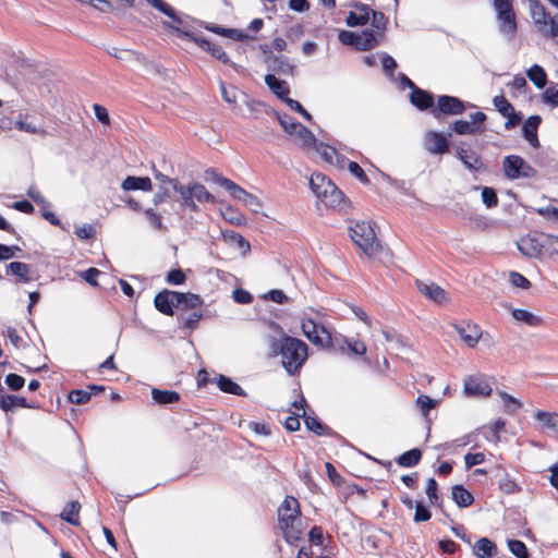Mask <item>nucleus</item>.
<instances>
[{"label": "nucleus", "mask_w": 558, "mask_h": 558, "mask_svg": "<svg viewBox=\"0 0 558 558\" xmlns=\"http://www.w3.org/2000/svg\"><path fill=\"white\" fill-rule=\"evenodd\" d=\"M300 515L301 512L298 499L291 496L286 497L278 508V519L287 541L299 538L300 530L295 527V522L300 521Z\"/></svg>", "instance_id": "nucleus-3"}, {"label": "nucleus", "mask_w": 558, "mask_h": 558, "mask_svg": "<svg viewBox=\"0 0 558 558\" xmlns=\"http://www.w3.org/2000/svg\"><path fill=\"white\" fill-rule=\"evenodd\" d=\"M345 163L348 165V169L351 172V174H353L361 183H363V184L369 183L367 175L365 174L364 170L357 162L350 161L347 159Z\"/></svg>", "instance_id": "nucleus-54"}, {"label": "nucleus", "mask_w": 558, "mask_h": 558, "mask_svg": "<svg viewBox=\"0 0 558 558\" xmlns=\"http://www.w3.org/2000/svg\"><path fill=\"white\" fill-rule=\"evenodd\" d=\"M338 38L341 44L354 47L360 51H367L377 47V41L373 35V29L368 28L362 31L360 34L350 31H341L338 35Z\"/></svg>", "instance_id": "nucleus-8"}, {"label": "nucleus", "mask_w": 558, "mask_h": 558, "mask_svg": "<svg viewBox=\"0 0 558 558\" xmlns=\"http://www.w3.org/2000/svg\"><path fill=\"white\" fill-rule=\"evenodd\" d=\"M151 398L155 403L167 405L178 402L180 400V395L174 390H161L158 388H153Z\"/></svg>", "instance_id": "nucleus-32"}, {"label": "nucleus", "mask_w": 558, "mask_h": 558, "mask_svg": "<svg viewBox=\"0 0 558 558\" xmlns=\"http://www.w3.org/2000/svg\"><path fill=\"white\" fill-rule=\"evenodd\" d=\"M121 187L124 191L140 190V191H144V192H149L153 189V184H151V180L148 177L129 175L123 180Z\"/></svg>", "instance_id": "nucleus-27"}, {"label": "nucleus", "mask_w": 558, "mask_h": 558, "mask_svg": "<svg viewBox=\"0 0 558 558\" xmlns=\"http://www.w3.org/2000/svg\"><path fill=\"white\" fill-rule=\"evenodd\" d=\"M218 388L230 395L244 397L246 396V392L242 389L240 385H238L235 381H233L230 377H227L225 375H219L217 379Z\"/></svg>", "instance_id": "nucleus-35"}, {"label": "nucleus", "mask_w": 558, "mask_h": 558, "mask_svg": "<svg viewBox=\"0 0 558 558\" xmlns=\"http://www.w3.org/2000/svg\"><path fill=\"white\" fill-rule=\"evenodd\" d=\"M526 76L539 89L544 88L547 83V74L545 70L538 64L532 65L526 71Z\"/></svg>", "instance_id": "nucleus-39"}, {"label": "nucleus", "mask_w": 558, "mask_h": 558, "mask_svg": "<svg viewBox=\"0 0 558 558\" xmlns=\"http://www.w3.org/2000/svg\"><path fill=\"white\" fill-rule=\"evenodd\" d=\"M545 248V243L543 241L542 235L539 238L536 236H523L518 242V250L527 257L538 258L541 257L543 250Z\"/></svg>", "instance_id": "nucleus-14"}, {"label": "nucleus", "mask_w": 558, "mask_h": 558, "mask_svg": "<svg viewBox=\"0 0 558 558\" xmlns=\"http://www.w3.org/2000/svg\"><path fill=\"white\" fill-rule=\"evenodd\" d=\"M178 298L177 291L162 290L155 295L154 305L158 312L171 316L174 313V307H177Z\"/></svg>", "instance_id": "nucleus-13"}, {"label": "nucleus", "mask_w": 558, "mask_h": 558, "mask_svg": "<svg viewBox=\"0 0 558 558\" xmlns=\"http://www.w3.org/2000/svg\"><path fill=\"white\" fill-rule=\"evenodd\" d=\"M16 408L35 409V404L27 402L26 398L14 395H0V409L5 413L14 411Z\"/></svg>", "instance_id": "nucleus-24"}, {"label": "nucleus", "mask_w": 558, "mask_h": 558, "mask_svg": "<svg viewBox=\"0 0 558 558\" xmlns=\"http://www.w3.org/2000/svg\"><path fill=\"white\" fill-rule=\"evenodd\" d=\"M411 104L418 110L433 109L434 97L429 92L415 87L410 94Z\"/></svg>", "instance_id": "nucleus-25"}, {"label": "nucleus", "mask_w": 558, "mask_h": 558, "mask_svg": "<svg viewBox=\"0 0 558 558\" xmlns=\"http://www.w3.org/2000/svg\"><path fill=\"white\" fill-rule=\"evenodd\" d=\"M511 314L515 320L522 322L531 327H536L542 323V319L538 316L534 315L533 313L526 310L512 308Z\"/></svg>", "instance_id": "nucleus-41"}, {"label": "nucleus", "mask_w": 558, "mask_h": 558, "mask_svg": "<svg viewBox=\"0 0 558 558\" xmlns=\"http://www.w3.org/2000/svg\"><path fill=\"white\" fill-rule=\"evenodd\" d=\"M542 122V118L537 114L529 117L523 123L522 131L524 138L534 148L539 147V141L537 137V130Z\"/></svg>", "instance_id": "nucleus-21"}, {"label": "nucleus", "mask_w": 558, "mask_h": 558, "mask_svg": "<svg viewBox=\"0 0 558 558\" xmlns=\"http://www.w3.org/2000/svg\"><path fill=\"white\" fill-rule=\"evenodd\" d=\"M4 381L8 385V387L13 391L22 389L25 384V379L22 376L14 373L8 374L4 378Z\"/></svg>", "instance_id": "nucleus-56"}, {"label": "nucleus", "mask_w": 558, "mask_h": 558, "mask_svg": "<svg viewBox=\"0 0 558 558\" xmlns=\"http://www.w3.org/2000/svg\"><path fill=\"white\" fill-rule=\"evenodd\" d=\"M450 129L459 135H474L483 131L482 128L473 125L469 121L457 120L451 123Z\"/></svg>", "instance_id": "nucleus-42"}, {"label": "nucleus", "mask_w": 558, "mask_h": 558, "mask_svg": "<svg viewBox=\"0 0 558 558\" xmlns=\"http://www.w3.org/2000/svg\"><path fill=\"white\" fill-rule=\"evenodd\" d=\"M265 84L279 99L286 102L289 97L290 87L286 81L277 78L274 74L269 73L265 75Z\"/></svg>", "instance_id": "nucleus-26"}, {"label": "nucleus", "mask_w": 558, "mask_h": 558, "mask_svg": "<svg viewBox=\"0 0 558 558\" xmlns=\"http://www.w3.org/2000/svg\"><path fill=\"white\" fill-rule=\"evenodd\" d=\"M352 241L368 256L378 252L379 244L369 222H356L349 229Z\"/></svg>", "instance_id": "nucleus-5"}, {"label": "nucleus", "mask_w": 558, "mask_h": 558, "mask_svg": "<svg viewBox=\"0 0 558 558\" xmlns=\"http://www.w3.org/2000/svg\"><path fill=\"white\" fill-rule=\"evenodd\" d=\"M418 291L432 301L442 303L446 300V291L434 282L416 281Z\"/></svg>", "instance_id": "nucleus-22"}, {"label": "nucleus", "mask_w": 558, "mask_h": 558, "mask_svg": "<svg viewBox=\"0 0 558 558\" xmlns=\"http://www.w3.org/2000/svg\"><path fill=\"white\" fill-rule=\"evenodd\" d=\"M499 488L505 494H515L521 490V487L508 474L499 480Z\"/></svg>", "instance_id": "nucleus-51"}, {"label": "nucleus", "mask_w": 558, "mask_h": 558, "mask_svg": "<svg viewBox=\"0 0 558 558\" xmlns=\"http://www.w3.org/2000/svg\"><path fill=\"white\" fill-rule=\"evenodd\" d=\"M454 329L469 348H474L482 338L481 327L476 324L463 323L456 325Z\"/></svg>", "instance_id": "nucleus-17"}, {"label": "nucleus", "mask_w": 558, "mask_h": 558, "mask_svg": "<svg viewBox=\"0 0 558 558\" xmlns=\"http://www.w3.org/2000/svg\"><path fill=\"white\" fill-rule=\"evenodd\" d=\"M425 149L434 155H442L449 151L448 136L440 132L428 131L424 136Z\"/></svg>", "instance_id": "nucleus-12"}, {"label": "nucleus", "mask_w": 558, "mask_h": 558, "mask_svg": "<svg viewBox=\"0 0 558 558\" xmlns=\"http://www.w3.org/2000/svg\"><path fill=\"white\" fill-rule=\"evenodd\" d=\"M8 272L19 277L21 282H28L31 280V267L28 264L22 262H12L7 267Z\"/></svg>", "instance_id": "nucleus-40"}, {"label": "nucleus", "mask_w": 558, "mask_h": 558, "mask_svg": "<svg viewBox=\"0 0 558 558\" xmlns=\"http://www.w3.org/2000/svg\"><path fill=\"white\" fill-rule=\"evenodd\" d=\"M421 459L422 451L418 448H413L399 456L397 463L403 468H413L420 463Z\"/></svg>", "instance_id": "nucleus-37"}, {"label": "nucleus", "mask_w": 558, "mask_h": 558, "mask_svg": "<svg viewBox=\"0 0 558 558\" xmlns=\"http://www.w3.org/2000/svg\"><path fill=\"white\" fill-rule=\"evenodd\" d=\"M482 201L488 207H496L498 204V197L494 189L492 187H483L482 189Z\"/></svg>", "instance_id": "nucleus-55"}, {"label": "nucleus", "mask_w": 558, "mask_h": 558, "mask_svg": "<svg viewBox=\"0 0 558 558\" xmlns=\"http://www.w3.org/2000/svg\"><path fill=\"white\" fill-rule=\"evenodd\" d=\"M496 12L499 32L509 40L517 33V19L513 10V0H492Z\"/></svg>", "instance_id": "nucleus-4"}, {"label": "nucleus", "mask_w": 558, "mask_h": 558, "mask_svg": "<svg viewBox=\"0 0 558 558\" xmlns=\"http://www.w3.org/2000/svg\"><path fill=\"white\" fill-rule=\"evenodd\" d=\"M203 317L201 312H192L186 317H180L182 319V327L186 329H194L197 323Z\"/></svg>", "instance_id": "nucleus-59"}, {"label": "nucleus", "mask_w": 558, "mask_h": 558, "mask_svg": "<svg viewBox=\"0 0 558 558\" xmlns=\"http://www.w3.org/2000/svg\"><path fill=\"white\" fill-rule=\"evenodd\" d=\"M277 118L282 129L290 135L294 134V132L296 131V126H300L302 124L287 113L278 112Z\"/></svg>", "instance_id": "nucleus-48"}, {"label": "nucleus", "mask_w": 558, "mask_h": 558, "mask_svg": "<svg viewBox=\"0 0 558 558\" xmlns=\"http://www.w3.org/2000/svg\"><path fill=\"white\" fill-rule=\"evenodd\" d=\"M92 397V392L87 390H83V389H74L72 391H70L69 393V400L70 402L74 403V404H84L86 403L87 401H89Z\"/></svg>", "instance_id": "nucleus-53"}, {"label": "nucleus", "mask_w": 558, "mask_h": 558, "mask_svg": "<svg viewBox=\"0 0 558 558\" xmlns=\"http://www.w3.org/2000/svg\"><path fill=\"white\" fill-rule=\"evenodd\" d=\"M310 187L316 197L326 206L345 210L349 207V201L343 192L323 173H313L310 179Z\"/></svg>", "instance_id": "nucleus-2"}, {"label": "nucleus", "mask_w": 558, "mask_h": 558, "mask_svg": "<svg viewBox=\"0 0 558 558\" xmlns=\"http://www.w3.org/2000/svg\"><path fill=\"white\" fill-rule=\"evenodd\" d=\"M499 397L501 398L504 402L505 410L508 414L513 415L517 413L518 410L521 409L522 403L517 398L512 397L511 395L500 391Z\"/></svg>", "instance_id": "nucleus-47"}, {"label": "nucleus", "mask_w": 558, "mask_h": 558, "mask_svg": "<svg viewBox=\"0 0 558 558\" xmlns=\"http://www.w3.org/2000/svg\"><path fill=\"white\" fill-rule=\"evenodd\" d=\"M493 102L502 117L508 116L513 110V106L504 96H496Z\"/></svg>", "instance_id": "nucleus-57"}, {"label": "nucleus", "mask_w": 558, "mask_h": 558, "mask_svg": "<svg viewBox=\"0 0 558 558\" xmlns=\"http://www.w3.org/2000/svg\"><path fill=\"white\" fill-rule=\"evenodd\" d=\"M27 196L32 198L41 208H47L50 206V204L46 201V198L40 194V192L35 186H31L27 190Z\"/></svg>", "instance_id": "nucleus-64"}, {"label": "nucleus", "mask_w": 558, "mask_h": 558, "mask_svg": "<svg viewBox=\"0 0 558 558\" xmlns=\"http://www.w3.org/2000/svg\"><path fill=\"white\" fill-rule=\"evenodd\" d=\"M166 281L169 284L180 286L186 281V276L183 272V270L180 268L172 269L168 272V275L166 277Z\"/></svg>", "instance_id": "nucleus-58"}, {"label": "nucleus", "mask_w": 558, "mask_h": 558, "mask_svg": "<svg viewBox=\"0 0 558 558\" xmlns=\"http://www.w3.org/2000/svg\"><path fill=\"white\" fill-rule=\"evenodd\" d=\"M266 64L269 71L281 75H293L294 65L290 63L288 58L283 56H270L266 59Z\"/></svg>", "instance_id": "nucleus-20"}, {"label": "nucleus", "mask_w": 558, "mask_h": 558, "mask_svg": "<svg viewBox=\"0 0 558 558\" xmlns=\"http://www.w3.org/2000/svg\"><path fill=\"white\" fill-rule=\"evenodd\" d=\"M469 104L464 102L458 97L441 95L437 99V105L432 109V114L435 119L440 120L441 116H459L462 114Z\"/></svg>", "instance_id": "nucleus-10"}, {"label": "nucleus", "mask_w": 558, "mask_h": 558, "mask_svg": "<svg viewBox=\"0 0 558 558\" xmlns=\"http://www.w3.org/2000/svg\"><path fill=\"white\" fill-rule=\"evenodd\" d=\"M534 417L538 421L544 428L554 433H558V413L538 410L535 412Z\"/></svg>", "instance_id": "nucleus-33"}, {"label": "nucleus", "mask_w": 558, "mask_h": 558, "mask_svg": "<svg viewBox=\"0 0 558 558\" xmlns=\"http://www.w3.org/2000/svg\"><path fill=\"white\" fill-rule=\"evenodd\" d=\"M502 168L505 175L510 180L520 178L532 179L536 177V170L522 157L510 155L504 158Z\"/></svg>", "instance_id": "nucleus-7"}, {"label": "nucleus", "mask_w": 558, "mask_h": 558, "mask_svg": "<svg viewBox=\"0 0 558 558\" xmlns=\"http://www.w3.org/2000/svg\"><path fill=\"white\" fill-rule=\"evenodd\" d=\"M532 15L539 32L549 37H558V15L550 16L542 5H536Z\"/></svg>", "instance_id": "nucleus-11"}, {"label": "nucleus", "mask_w": 558, "mask_h": 558, "mask_svg": "<svg viewBox=\"0 0 558 558\" xmlns=\"http://www.w3.org/2000/svg\"><path fill=\"white\" fill-rule=\"evenodd\" d=\"M151 7L162 12L165 15L173 20V22L181 24V19L177 15L174 9L163 0H146Z\"/></svg>", "instance_id": "nucleus-46"}, {"label": "nucleus", "mask_w": 558, "mask_h": 558, "mask_svg": "<svg viewBox=\"0 0 558 558\" xmlns=\"http://www.w3.org/2000/svg\"><path fill=\"white\" fill-rule=\"evenodd\" d=\"M348 349L354 355H364L366 353V345L363 341L345 339Z\"/></svg>", "instance_id": "nucleus-61"}, {"label": "nucleus", "mask_w": 558, "mask_h": 558, "mask_svg": "<svg viewBox=\"0 0 558 558\" xmlns=\"http://www.w3.org/2000/svg\"><path fill=\"white\" fill-rule=\"evenodd\" d=\"M451 496L453 501L460 508H465L474 502L473 495L462 485H454L452 487Z\"/></svg>", "instance_id": "nucleus-34"}, {"label": "nucleus", "mask_w": 558, "mask_h": 558, "mask_svg": "<svg viewBox=\"0 0 558 558\" xmlns=\"http://www.w3.org/2000/svg\"><path fill=\"white\" fill-rule=\"evenodd\" d=\"M293 135L296 136V138L300 141V144L305 148H313L316 146L317 140L315 135L303 124L296 126V131Z\"/></svg>", "instance_id": "nucleus-43"}, {"label": "nucleus", "mask_w": 558, "mask_h": 558, "mask_svg": "<svg viewBox=\"0 0 558 558\" xmlns=\"http://www.w3.org/2000/svg\"><path fill=\"white\" fill-rule=\"evenodd\" d=\"M509 280L512 286L521 289H527L531 286L530 281L523 275L517 271L510 272Z\"/></svg>", "instance_id": "nucleus-63"}, {"label": "nucleus", "mask_w": 558, "mask_h": 558, "mask_svg": "<svg viewBox=\"0 0 558 558\" xmlns=\"http://www.w3.org/2000/svg\"><path fill=\"white\" fill-rule=\"evenodd\" d=\"M170 27L172 29H174L179 35L184 36V37L189 38L190 40L194 41L195 44H197L199 48H202L203 50L210 53L211 57L216 58L217 60H219L220 62H222L225 64L232 66L236 72H239L242 69L240 65L235 64L234 62H232L229 59L228 54L223 51V49L220 46H218L203 37L197 36L193 32L184 31L182 28L173 27V26H170Z\"/></svg>", "instance_id": "nucleus-6"}, {"label": "nucleus", "mask_w": 558, "mask_h": 558, "mask_svg": "<svg viewBox=\"0 0 558 558\" xmlns=\"http://www.w3.org/2000/svg\"><path fill=\"white\" fill-rule=\"evenodd\" d=\"M464 392L469 397H487L492 392L489 384L480 376H469L464 379Z\"/></svg>", "instance_id": "nucleus-16"}, {"label": "nucleus", "mask_w": 558, "mask_h": 558, "mask_svg": "<svg viewBox=\"0 0 558 558\" xmlns=\"http://www.w3.org/2000/svg\"><path fill=\"white\" fill-rule=\"evenodd\" d=\"M543 101L551 107H558V89L556 87H548L542 95Z\"/></svg>", "instance_id": "nucleus-60"}, {"label": "nucleus", "mask_w": 558, "mask_h": 558, "mask_svg": "<svg viewBox=\"0 0 558 558\" xmlns=\"http://www.w3.org/2000/svg\"><path fill=\"white\" fill-rule=\"evenodd\" d=\"M508 548L517 558H529L526 545L519 539H508Z\"/></svg>", "instance_id": "nucleus-50"}, {"label": "nucleus", "mask_w": 558, "mask_h": 558, "mask_svg": "<svg viewBox=\"0 0 558 558\" xmlns=\"http://www.w3.org/2000/svg\"><path fill=\"white\" fill-rule=\"evenodd\" d=\"M205 177H206L207 180H210L214 183H216V184L222 186L223 189H226L229 192V194H231L233 189H235L236 183H234L233 181H231L228 178H225L215 168H208L205 171Z\"/></svg>", "instance_id": "nucleus-36"}, {"label": "nucleus", "mask_w": 558, "mask_h": 558, "mask_svg": "<svg viewBox=\"0 0 558 558\" xmlns=\"http://www.w3.org/2000/svg\"><path fill=\"white\" fill-rule=\"evenodd\" d=\"M207 29L214 32L215 34L221 35L227 38H231L238 41H244L251 38L245 32L236 28H225L221 26H211L207 27Z\"/></svg>", "instance_id": "nucleus-38"}, {"label": "nucleus", "mask_w": 558, "mask_h": 558, "mask_svg": "<svg viewBox=\"0 0 558 558\" xmlns=\"http://www.w3.org/2000/svg\"><path fill=\"white\" fill-rule=\"evenodd\" d=\"M178 295L177 307H181L182 310H195L203 305V300L198 294L178 292Z\"/></svg>", "instance_id": "nucleus-31"}, {"label": "nucleus", "mask_w": 558, "mask_h": 558, "mask_svg": "<svg viewBox=\"0 0 558 558\" xmlns=\"http://www.w3.org/2000/svg\"><path fill=\"white\" fill-rule=\"evenodd\" d=\"M456 155L470 171L476 172L483 168L480 156L475 151L465 148L463 145L457 147Z\"/></svg>", "instance_id": "nucleus-18"}, {"label": "nucleus", "mask_w": 558, "mask_h": 558, "mask_svg": "<svg viewBox=\"0 0 558 558\" xmlns=\"http://www.w3.org/2000/svg\"><path fill=\"white\" fill-rule=\"evenodd\" d=\"M473 555L477 558H492L497 554L496 544L487 537L480 538L473 546Z\"/></svg>", "instance_id": "nucleus-28"}, {"label": "nucleus", "mask_w": 558, "mask_h": 558, "mask_svg": "<svg viewBox=\"0 0 558 558\" xmlns=\"http://www.w3.org/2000/svg\"><path fill=\"white\" fill-rule=\"evenodd\" d=\"M313 148L320 155V157L330 165H337L339 168H343L347 158L343 155H340L336 148L326 145L324 143H316V146Z\"/></svg>", "instance_id": "nucleus-19"}, {"label": "nucleus", "mask_w": 558, "mask_h": 558, "mask_svg": "<svg viewBox=\"0 0 558 558\" xmlns=\"http://www.w3.org/2000/svg\"><path fill=\"white\" fill-rule=\"evenodd\" d=\"M231 197L234 199L243 203L246 207H248L252 211L258 213V210L262 208V203L259 198L247 191H245L240 185H235V189L230 194Z\"/></svg>", "instance_id": "nucleus-23"}, {"label": "nucleus", "mask_w": 558, "mask_h": 558, "mask_svg": "<svg viewBox=\"0 0 558 558\" xmlns=\"http://www.w3.org/2000/svg\"><path fill=\"white\" fill-rule=\"evenodd\" d=\"M416 403L423 414L426 415L436 405L437 402L428 396L422 395L416 399Z\"/></svg>", "instance_id": "nucleus-62"}, {"label": "nucleus", "mask_w": 558, "mask_h": 558, "mask_svg": "<svg viewBox=\"0 0 558 558\" xmlns=\"http://www.w3.org/2000/svg\"><path fill=\"white\" fill-rule=\"evenodd\" d=\"M354 11H350L345 23L350 27L363 26L368 23L372 8L365 3L355 1L352 3Z\"/></svg>", "instance_id": "nucleus-15"}, {"label": "nucleus", "mask_w": 558, "mask_h": 558, "mask_svg": "<svg viewBox=\"0 0 558 558\" xmlns=\"http://www.w3.org/2000/svg\"><path fill=\"white\" fill-rule=\"evenodd\" d=\"M372 26L374 27L373 35L376 38L377 46L385 37V31L387 27V17L383 12L375 11L372 9Z\"/></svg>", "instance_id": "nucleus-29"}, {"label": "nucleus", "mask_w": 558, "mask_h": 558, "mask_svg": "<svg viewBox=\"0 0 558 558\" xmlns=\"http://www.w3.org/2000/svg\"><path fill=\"white\" fill-rule=\"evenodd\" d=\"M80 508L81 505L77 501L68 502L60 514L61 519L72 525H78Z\"/></svg>", "instance_id": "nucleus-44"}, {"label": "nucleus", "mask_w": 558, "mask_h": 558, "mask_svg": "<svg viewBox=\"0 0 558 558\" xmlns=\"http://www.w3.org/2000/svg\"><path fill=\"white\" fill-rule=\"evenodd\" d=\"M270 348L274 355H281L282 366L289 375H295L307 359V345L298 338H271Z\"/></svg>", "instance_id": "nucleus-1"}, {"label": "nucleus", "mask_w": 558, "mask_h": 558, "mask_svg": "<svg viewBox=\"0 0 558 558\" xmlns=\"http://www.w3.org/2000/svg\"><path fill=\"white\" fill-rule=\"evenodd\" d=\"M145 217L149 221L150 226L155 230H166V226L162 222L161 216L155 211L153 208H147L144 210Z\"/></svg>", "instance_id": "nucleus-52"}, {"label": "nucleus", "mask_w": 558, "mask_h": 558, "mask_svg": "<svg viewBox=\"0 0 558 558\" xmlns=\"http://www.w3.org/2000/svg\"><path fill=\"white\" fill-rule=\"evenodd\" d=\"M303 417L306 428L317 436H333L336 434L329 426L319 421L318 417L312 415Z\"/></svg>", "instance_id": "nucleus-30"}, {"label": "nucleus", "mask_w": 558, "mask_h": 558, "mask_svg": "<svg viewBox=\"0 0 558 558\" xmlns=\"http://www.w3.org/2000/svg\"><path fill=\"white\" fill-rule=\"evenodd\" d=\"M301 327L303 335L314 345L322 348L331 345V333L324 325L316 323L312 318H303Z\"/></svg>", "instance_id": "nucleus-9"}, {"label": "nucleus", "mask_w": 558, "mask_h": 558, "mask_svg": "<svg viewBox=\"0 0 558 558\" xmlns=\"http://www.w3.org/2000/svg\"><path fill=\"white\" fill-rule=\"evenodd\" d=\"M172 189L179 195V201L181 202V205H183L184 202H187L192 198L191 183L187 185H183L179 180H177L172 182Z\"/></svg>", "instance_id": "nucleus-49"}, {"label": "nucleus", "mask_w": 558, "mask_h": 558, "mask_svg": "<svg viewBox=\"0 0 558 558\" xmlns=\"http://www.w3.org/2000/svg\"><path fill=\"white\" fill-rule=\"evenodd\" d=\"M192 185V197L199 203H211L215 204L217 202L216 197L207 191V189L197 182L191 183Z\"/></svg>", "instance_id": "nucleus-45"}]
</instances>
